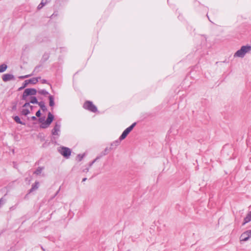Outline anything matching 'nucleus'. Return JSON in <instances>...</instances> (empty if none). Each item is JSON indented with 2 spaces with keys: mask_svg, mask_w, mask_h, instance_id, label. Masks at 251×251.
<instances>
[{
  "mask_svg": "<svg viewBox=\"0 0 251 251\" xmlns=\"http://www.w3.org/2000/svg\"><path fill=\"white\" fill-rule=\"evenodd\" d=\"M49 1L48 0H42L41 2L39 4L37 7L38 9H41L44 6H45Z\"/></svg>",
  "mask_w": 251,
  "mask_h": 251,
  "instance_id": "15",
  "label": "nucleus"
},
{
  "mask_svg": "<svg viewBox=\"0 0 251 251\" xmlns=\"http://www.w3.org/2000/svg\"><path fill=\"white\" fill-rule=\"evenodd\" d=\"M13 119L14 120V121L18 124H20L21 125H25V123L23 122L20 118H19V116H14L13 117Z\"/></svg>",
  "mask_w": 251,
  "mask_h": 251,
  "instance_id": "13",
  "label": "nucleus"
},
{
  "mask_svg": "<svg viewBox=\"0 0 251 251\" xmlns=\"http://www.w3.org/2000/svg\"><path fill=\"white\" fill-rule=\"evenodd\" d=\"M251 237V230L246 231L244 232V233H243L240 237V240L241 242L247 241Z\"/></svg>",
  "mask_w": 251,
  "mask_h": 251,
  "instance_id": "6",
  "label": "nucleus"
},
{
  "mask_svg": "<svg viewBox=\"0 0 251 251\" xmlns=\"http://www.w3.org/2000/svg\"><path fill=\"white\" fill-rule=\"evenodd\" d=\"M30 106V108H31V109H32L33 106H30V102H25V103L24 104L23 107H27V106Z\"/></svg>",
  "mask_w": 251,
  "mask_h": 251,
  "instance_id": "29",
  "label": "nucleus"
},
{
  "mask_svg": "<svg viewBox=\"0 0 251 251\" xmlns=\"http://www.w3.org/2000/svg\"><path fill=\"white\" fill-rule=\"evenodd\" d=\"M41 115V112H40V110H39L38 111L36 112V116L38 117H40Z\"/></svg>",
  "mask_w": 251,
  "mask_h": 251,
  "instance_id": "31",
  "label": "nucleus"
},
{
  "mask_svg": "<svg viewBox=\"0 0 251 251\" xmlns=\"http://www.w3.org/2000/svg\"><path fill=\"white\" fill-rule=\"evenodd\" d=\"M38 91L34 88H27L25 90L22 95V99L24 100H27L28 96H34L36 95Z\"/></svg>",
  "mask_w": 251,
  "mask_h": 251,
  "instance_id": "3",
  "label": "nucleus"
},
{
  "mask_svg": "<svg viewBox=\"0 0 251 251\" xmlns=\"http://www.w3.org/2000/svg\"><path fill=\"white\" fill-rule=\"evenodd\" d=\"M50 125L46 124V122L45 121L41 123V125H40V127L42 128H47Z\"/></svg>",
  "mask_w": 251,
  "mask_h": 251,
  "instance_id": "26",
  "label": "nucleus"
},
{
  "mask_svg": "<svg viewBox=\"0 0 251 251\" xmlns=\"http://www.w3.org/2000/svg\"><path fill=\"white\" fill-rule=\"evenodd\" d=\"M22 113L23 115L26 116L30 113V111L28 109H24L22 111Z\"/></svg>",
  "mask_w": 251,
  "mask_h": 251,
  "instance_id": "24",
  "label": "nucleus"
},
{
  "mask_svg": "<svg viewBox=\"0 0 251 251\" xmlns=\"http://www.w3.org/2000/svg\"><path fill=\"white\" fill-rule=\"evenodd\" d=\"M54 119L53 115L50 113H48V118L46 121V124L50 125Z\"/></svg>",
  "mask_w": 251,
  "mask_h": 251,
  "instance_id": "8",
  "label": "nucleus"
},
{
  "mask_svg": "<svg viewBox=\"0 0 251 251\" xmlns=\"http://www.w3.org/2000/svg\"><path fill=\"white\" fill-rule=\"evenodd\" d=\"M38 93L39 94L43 95L44 96H46L49 94L48 92H47L46 90H44V89L38 90Z\"/></svg>",
  "mask_w": 251,
  "mask_h": 251,
  "instance_id": "21",
  "label": "nucleus"
},
{
  "mask_svg": "<svg viewBox=\"0 0 251 251\" xmlns=\"http://www.w3.org/2000/svg\"><path fill=\"white\" fill-rule=\"evenodd\" d=\"M38 102H39L37 101V100L35 97H31L30 98V103L32 104H38Z\"/></svg>",
  "mask_w": 251,
  "mask_h": 251,
  "instance_id": "20",
  "label": "nucleus"
},
{
  "mask_svg": "<svg viewBox=\"0 0 251 251\" xmlns=\"http://www.w3.org/2000/svg\"><path fill=\"white\" fill-rule=\"evenodd\" d=\"M43 170V168L42 167H38L36 170L34 172V173L36 175H39L41 173L42 170Z\"/></svg>",
  "mask_w": 251,
  "mask_h": 251,
  "instance_id": "22",
  "label": "nucleus"
},
{
  "mask_svg": "<svg viewBox=\"0 0 251 251\" xmlns=\"http://www.w3.org/2000/svg\"><path fill=\"white\" fill-rule=\"evenodd\" d=\"M129 133V132H128V130L126 129L123 131L122 135L120 136V139L124 140V139H125L126 138V137Z\"/></svg>",
  "mask_w": 251,
  "mask_h": 251,
  "instance_id": "11",
  "label": "nucleus"
},
{
  "mask_svg": "<svg viewBox=\"0 0 251 251\" xmlns=\"http://www.w3.org/2000/svg\"><path fill=\"white\" fill-rule=\"evenodd\" d=\"M83 107L93 112H96L97 111L96 106L90 101H86L84 103Z\"/></svg>",
  "mask_w": 251,
  "mask_h": 251,
  "instance_id": "4",
  "label": "nucleus"
},
{
  "mask_svg": "<svg viewBox=\"0 0 251 251\" xmlns=\"http://www.w3.org/2000/svg\"><path fill=\"white\" fill-rule=\"evenodd\" d=\"M42 82L43 83H47V81L46 79H43L42 80Z\"/></svg>",
  "mask_w": 251,
  "mask_h": 251,
  "instance_id": "34",
  "label": "nucleus"
},
{
  "mask_svg": "<svg viewBox=\"0 0 251 251\" xmlns=\"http://www.w3.org/2000/svg\"><path fill=\"white\" fill-rule=\"evenodd\" d=\"M89 170V168H85L83 170V172H88Z\"/></svg>",
  "mask_w": 251,
  "mask_h": 251,
  "instance_id": "32",
  "label": "nucleus"
},
{
  "mask_svg": "<svg viewBox=\"0 0 251 251\" xmlns=\"http://www.w3.org/2000/svg\"><path fill=\"white\" fill-rule=\"evenodd\" d=\"M136 123H134L130 126L126 128V129H127L128 131L130 132L133 129L134 127L136 126Z\"/></svg>",
  "mask_w": 251,
  "mask_h": 251,
  "instance_id": "23",
  "label": "nucleus"
},
{
  "mask_svg": "<svg viewBox=\"0 0 251 251\" xmlns=\"http://www.w3.org/2000/svg\"><path fill=\"white\" fill-rule=\"evenodd\" d=\"M86 179H87V178H83V179H82V182H84V181H85Z\"/></svg>",
  "mask_w": 251,
  "mask_h": 251,
  "instance_id": "36",
  "label": "nucleus"
},
{
  "mask_svg": "<svg viewBox=\"0 0 251 251\" xmlns=\"http://www.w3.org/2000/svg\"><path fill=\"white\" fill-rule=\"evenodd\" d=\"M251 221V211L249 213L246 217L244 218V222L242 225H245L246 224L249 223Z\"/></svg>",
  "mask_w": 251,
  "mask_h": 251,
  "instance_id": "10",
  "label": "nucleus"
},
{
  "mask_svg": "<svg viewBox=\"0 0 251 251\" xmlns=\"http://www.w3.org/2000/svg\"><path fill=\"white\" fill-rule=\"evenodd\" d=\"M84 156V154H79L77 156V158L79 161H80Z\"/></svg>",
  "mask_w": 251,
  "mask_h": 251,
  "instance_id": "27",
  "label": "nucleus"
},
{
  "mask_svg": "<svg viewBox=\"0 0 251 251\" xmlns=\"http://www.w3.org/2000/svg\"><path fill=\"white\" fill-rule=\"evenodd\" d=\"M60 128L61 124L59 122L55 123L54 126L51 131V133L52 135H53V137L51 139L52 141H53V140H55L60 136Z\"/></svg>",
  "mask_w": 251,
  "mask_h": 251,
  "instance_id": "2",
  "label": "nucleus"
},
{
  "mask_svg": "<svg viewBox=\"0 0 251 251\" xmlns=\"http://www.w3.org/2000/svg\"><path fill=\"white\" fill-rule=\"evenodd\" d=\"M44 119H42V118H40V119H39V121H40V122L41 123H42L43 122H43V121H44Z\"/></svg>",
  "mask_w": 251,
  "mask_h": 251,
  "instance_id": "35",
  "label": "nucleus"
},
{
  "mask_svg": "<svg viewBox=\"0 0 251 251\" xmlns=\"http://www.w3.org/2000/svg\"><path fill=\"white\" fill-rule=\"evenodd\" d=\"M39 78H40V77H33L31 79L26 80V81L28 82V84L31 83L35 84L38 82V79Z\"/></svg>",
  "mask_w": 251,
  "mask_h": 251,
  "instance_id": "9",
  "label": "nucleus"
},
{
  "mask_svg": "<svg viewBox=\"0 0 251 251\" xmlns=\"http://www.w3.org/2000/svg\"><path fill=\"white\" fill-rule=\"evenodd\" d=\"M28 82L26 81V80H25L23 84V86L19 88V90H22L24 88H25L28 85Z\"/></svg>",
  "mask_w": 251,
  "mask_h": 251,
  "instance_id": "25",
  "label": "nucleus"
},
{
  "mask_svg": "<svg viewBox=\"0 0 251 251\" xmlns=\"http://www.w3.org/2000/svg\"><path fill=\"white\" fill-rule=\"evenodd\" d=\"M251 51V46L249 45L243 46L238 50L234 54V57L243 58L246 53Z\"/></svg>",
  "mask_w": 251,
  "mask_h": 251,
  "instance_id": "1",
  "label": "nucleus"
},
{
  "mask_svg": "<svg viewBox=\"0 0 251 251\" xmlns=\"http://www.w3.org/2000/svg\"><path fill=\"white\" fill-rule=\"evenodd\" d=\"M38 104L43 111H46L47 110L46 106H45V103L43 101L38 102Z\"/></svg>",
  "mask_w": 251,
  "mask_h": 251,
  "instance_id": "16",
  "label": "nucleus"
},
{
  "mask_svg": "<svg viewBox=\"0 0 251 251\" xmlns=\"http://www.w3.org/2000/svg\"><path fill=\"white\" fill-rule=\"evenodd\" d=\"M5 200L2 198L0 199V204H3L5 203Z\"/></svg>",
  "mask_w": 251,
  "mask_h": 251,
  "instance_id": "30",
  "label": "nucleus"
},
{
  "mask_svg": "<svg viewBox=\"0 0 251 251\" xmlns=\"http://www.w3.org/2000/svg\"><path fill=\"white\" fill-rule=\"evenodd\" d=\"M122 140H121L120 139V137H119V138L114 141L113 143H111V146H118L120 145V143H121V141H122Z\"/></svg>",
  "mask_w": 251,
  "mask_h": 251,
  "instance_id": "18",
  "label": "nucleus"
},
{
  "mask_svg": "<svg viewBox=\"0 0 251 251\" xmlns=\"http://www.w3.org/2000/svg\"><path fill=\"white\" fill-rule=\"evenodd\" d=\"M58 151L61 155L67 158H69L71 154V150L67 147H62L58 150Z\"/></svg>",
  "mask_w": 251,
  "mask_h": 251,
  "instance_id": "5",
  "label": "nucleus"
},
{
  "mask_svg": "<svg viewBox=\"0 0 251 251\" xmlns=\"http://www.w3.org/2000/svg\"><path fill=\"white\" fill-rule=\"evenodd\" d=\"M15 108H16V106H13V109H15Z\"/></svg>",
  "mask_w": 251,
  "mask_h": 251,
  "instance_id": "38",
  "label": "nucleus"
},
{
  "mask_svg": "<svg viewBox=\"0 0 251 251\" xmlns=\"http://www.w3.org/2000/svg\"><path fill=\"white\" fill-rule=\"evenodd\" d=\"M100 158L99 157H97L96 159H95L93 161H92L91 162H90L89 164V167H91L93 165V164L98 160Z\"/></svg>",
  "mask_w": 251,
  "mask_h": 251,
  "instance_id": "28",
  "label": "nucleus"
},
{
  "mask_svg": "<svg viewBox=\"0 0 251 251\" xmlns=\"http://www.w3.org/2000/svg\"><path fill=\"white\" fill-rule=\"evenodd\" d=\"M39 187V182H35L34 184L32 185L31 188L29 190V192H32V191L36 190L38 189Z\"/></svg>",
  "mask_w": 251,
  "mask_h": 251,
  "instance_id": "14",
  "label": "nucleus"
},
{
  "mask_svg": "<svg viewBox=\"0 0 251 251\" xmlns=\"http://www.w3.org/2000/svg\"><path fill=\"white\" fill-rule=\"evenodd\" d=\"M31 120H33V121H35L37 120V118L35 116H32L31 117Z\"/></svg>",
  "mask_w": 251,
  "mask_h": 251,
  "instance_id": "33",
  "label": "nucleus"
},
{
  "mask_svg": "<svg viewBox=\"0 0 251 251\" xmlns=\"http://www.w3.org/2000/svg\"><path fill=\"white\" fill-rule=\"evenodd\" d=\"M7 68V66L5 64H2L0 65V73H3L6 71Z\"/></svg>",
  "mask_w": 251,
  "mask_h": 251,
  "instance_id": "17",
  "label": "nucleus"
},
{
  "mask_svg": "<svg viewBox=\"0 0 251 251\" xmlns=\"http://www.w3.org/2000/svg\"><path fill=\"white\" fill-rule=\"evenodd\" d=\"M38 68V66H37V67H36L35 68V69H34L32 74H30V75H23V76H20L19 77V78L20 79H24V78H26L32 76V75H33V73L37 71Z\"/></svg>",
  "mask_w": 251,
  "mask_h": 251,
  "instance_id": "12",
  "label": "nucleus"
},
{
  "mask_svg": "<svg viewBox=\"0 0 251 251\" xmlns=\"http://www.w3.org/2000/svg\"><path fill=\"white\" fill-rule=\"evenodd\" d=\"M49 100H50V103H49L50 106H54V98H53V97L52 96L50 95V96L49 97Z\"/></svg>",
  "mask_w": 251,
  "mask_h": 251,
  "instance_id": "19",
  "label": "nucleus"
},
{
  "mask_svg": "<svg viewBox=\"0 0 251 251\" xmlns=\"http://www.w3.org/2000/svg\"><path fill=\"white\" fill-rule=\"evenodd\" d=\"M2 80L4 82H7L10 80H14L15 77L12 74H5L2 76Z\"/></svg>",
  "mask_w": 251,
  "mask_h": 251,
  "instance_id": "7",
  "label": "nucleus"
},
{
  "mask_svg": "<svg viewBox=\"0 0 251 251\" xmlns=\"http://www.w3.org/2000/svg\"><path fill=\"white\" fill-rule=\"evenodd\" d=\"M59 190H60V189H59L57 191V192H56V195H57V194L58 193V192H59Z\"/></svg>",
  "mask_w": 251,
  "mask_h": 251,
  "instance_id": "37",
  "label": "nucleus"
}]
</instances>
